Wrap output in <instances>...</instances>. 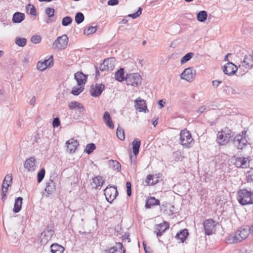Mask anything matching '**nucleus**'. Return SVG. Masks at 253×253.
<instances>
[{
  "mask_svg": "<svg viewBox=\"0 0 253 253\" xmlns=\"http://www.w3.org/2000/svg\"><path fill=\"white\" fill-rule=\"evenodd\" d=\"M207 109L206 106L203 105L200 107L197 112L200 114L203 113Z\"/></svg>",
  "mask_w": 253,
  "mask_h": 253,
  "instance_id": "obj_57",
  "label": "nucleus"
},
{
  "mask_svg": "<svg viewBox=\"0 0 253 253\" xmlns=\"http://www.w3.org/2000/svg\"><path fill=\"white\" fill-rule=\"evenodd\" d=\"M246 131H243L242 134L236 135L233 139V144L238 149H242L247 143V140L245 137Z\"/></svg>",
  "mask_w": 253,
  "mask_h": 253,
  "instance_id": "obj_9",
  "label": "nucleus"
},
{
  "mask_svg": "<svg viewBox=\"0 0 253 253\" xmlns=\"http://www.w3.org/2000/svg\"><path fill=\"white\" fill-rule=\"evenodd\" d=\"M248 226H243L239 228L234 233L231 234L227 237L229 244H237L245 240L249 235Z\"/></svg>",
  "mask_w": 253,
  "mask_h": 253,
  "instance_id": "obj_1",
  "label": "nucleus"
},
{
  "mask_svg": "<svg viewBox=\"0 0 253 253\" xmlns=\"http://www.w3.org/2000/svg\"><path fill=\"white\" fill-rule=\"evenodd\" d=\"M160 202L158 199H156L154 197H151L146 202L145 207L147 209H150L153 206L160 205Z\"/></svg>",
  "mask_w": 253,
  "mask_h": 253,
  "instance_id": "obj_26",
  "label": "nucleus"
},
{
  "mask_svg": "<svg viewBox=\"0 0 253 253\" xmlns=\"http://www.w3.org/2000/svg\"><path fill=\"white\" fill-rule=\"evenodd\" d=\"M53 234L54 231L52 230L46 229L44 230L41 233L40 236L41 242L46 243L48 240H50Z\"/></svg>",
  "mask_w": 253,
  "mask_h": 253,
  "instance_id": "obj_18",
  "label": "nucleus"
},
{
  "mask_svg": "<svg viewBox=\"0 0 253 253\" xmlns=\"http://www.w3.org/2000/svg\"><path fill=\"white\" fill-rule=\"evenodd\" d=\"M104 64L106 65L107 71H112L115 68V59L114 58H109L104 60Z\"/></svg>",
  "mask_w": 253,
  "mask_h": 253,
  "instance_id": "obj_25",
  "label": "nucleus"
},
{
  "mask_svg": "<svg viewBox=\"0 0 253 253\" xmlns=\"http://www.w3.org/2000/svg\"><path fill=\"white\" fill-rule=\"evenodd\" d=\"M26 8L27 12L29 13L30 14L33 16H36L37 15L36 8L33 5L29 3L26 6Z\"/></svg>",
  "mask_w": 253,
  "mask_h": 253,
  "instance_id": "obj_37",
  "label": "nucleus"
},
{
  "mask_svg": "<svg viewBox=\"0 0 253 253\" xmlns=\"http://www.w3.org/2000/svg\"><path fill=\"white\" fill-rule=\"evenodd\" d=\"M25 14L20 12H16L13 15L12 20L14 23H20L25 19Z\"/></svg>",
  "mask_w": 253,
  "mask_h": 253,
  "instance_id": "obj_24",
  "label": "nucleus"
},
{
  "mask_svg": "<svg viewBox=\"0 0 253 253\" xmlns=\"http://www.w3.org/2000/svg\"><path fill=\"white\" fill-rule=\"evenodd\" d=\"M115 78L117 81L120 82H122L124 81L125 78H124V71L123 68L120 69L115 73Z\"/></svg>",
  "mask_w": 253,
  "mask_h": 253,
  "instance_id": "obj_31",
  "label": "nucleus"
},
{
  "mask_svg": "<svg viewBox=\"0 0 253 253\" xmlns=\"http://www.w3.org/2000/svg\"><path fill=\"white\" fill-rule=\"evenodd\" d=\"M221 83V81H219L217 80L213 81L212 82V85L215 87H217Z\"/></svg>",
  "mask_w": 253,
  "mask_h": 253,
  "instance_id": "obj_59",
  "label": "nucleus"
},
{
  "mask_svg": "<svg viewBox=\"0 0 253 253\" xmlns=\"http://www.w3.org/2000/svg\"><path fill=\"white\" fill-rule=\"evenodd\" d=\"M96 148V146L94 143H89L86 145L84 152L87 154L91 153Z\"/></svg>",
  "mask_w": 253,
  "mask_h": 253,
  "instance_id": "obj_38",
  "label": "nucleus"
},
{
  "mask_svg": "<svg viewBox=\"0 0 253 253\" xmlns=\"http://www.w3.org/2000/svg\"><path fill=\"white\" fill-rule=\"evenodd\" d=\"M74 78L78 83V85L81 86L85 83L87 77L82 72H77L75 74Z\"/></svg>",
  "mask_w": 253,
  "mask_h": 253,
  "instance_id": "obj_20",
  "label": "nucleus"
},
{
  "mask_svg": "<svg viewBox=\"0 0 253 253\" xmlns=\"http://www.w3.org/2000/svg\"><path fill=\"white\" fill-rule=\"evenodd\" d=\"M141 142L138 138H135L133 140L132 145L133 149V153L135 155L133 163H135V159L136 158V156L138 154L139 151V148L140 146Z\"/></svg>",
  "mask_w": 253,
  "mask_h": 253,
  "instance_id": "obj_22",
  "label": "nucleus"
},
{
  "mask_svg": "<svg viewBox=\"0 0 253 253\" xmlns=\"http://www.w3.org/2000/svg\"><path fill=\"white\" fill-rule=\"evenodd\" d=\"M41 37L40 36H33L31 38V41L33 43H38L41 42Z\"/></svg>",
  "mask_w": 253,
  "mask_h": 253,
  "instance_id": "obj_49",
  "label": "nucleus"
},
{
  "mask_svg": "<svg viewBox=\"0 0 253 253\" xmlns=\"http://www.w3.org/2000/svg\"><path fill=\"white\" fill-rule=\"evenodd\" d=\"M205 234L207 235H211L215 230V221L212 219L205 220L204 223Z\"/></svg>",
  "mask_w": 253,
  "mask_h": 253,
  "instance_id": "obj_11",
  "label": "nucleus"
},
{
  "mask_svg": "<svg viewBox=\"0 0 253 253\" xmlns=\"http://www.w3.org/2000/svg\"><path fill=\"white\" fill-rule=\"evenodd\" d=\"M102 119L106 126L110 128L113 129L114 128V124L108 112H104Z\"/></svg>",
  "mask_w": 253,
  "mask_h": 253,
  "instance_id": "obj_23",
  "label": "nucleus"
},
{
  "mask_svg": "<svg viewBox=\"0 0 253 253\" xmlns=\"http://www.w3.org/2000/svg\"><path fill=\"white\" fill-rule=\"evenodd\" d=\"M251 160L250 156L244 157L234 156L231 158V163L238 168L246 169L249 167Z\"/></svg>",
  "mask_w": 253,
  "mask_h": 253,
  "instance_id": "obj_2",
  "label": "nucleus"
},
{
  "mask_svg": "<svg viewBox=\"0 0 253 253\" xmlns=\"http://www.w3.org/2000/svg\"><path fill=\"white\" fill-rule=\"evenodd\" d=\"M53 64V57L51 56L44 61H39L37 65V68L39 70L43 71L47 67L52 66Z\"/></svg>",
  "mask_w": 253,
  "mask_h": 253,
  "instance_id": "obj_13",
  "label": "nucleus"
},
{
  "mask_svg": "<svg viewBox=\"0 0 253 253\" xmlns=\"http://www.w3.org/2000/svg\"><path fill=\"white\" fill-rule=\"evenodd\" d=\"M108 4L109 5H117L119 3V0H109L108 1Z\"/></svg>",
  "mask_w": 253,
  "mask_h": 253,
  "instance_id": "obj_56",
  "label": "nucleus"
},
{
  "mask_svg": "<svg viewBox=\"0 0 253 253\" xmlns=\"http://www.w3.org/2000/svg\"><path fill=\"white\" fill-rule=\"evenodd\" d=\"M12 182V175L11 174H7L4 178L3 183L7 186H10Z\"/></svg>",
  "mask_w": 253,
  "mask_h": 253,
  "instance_id": "obj_43",
  "label": "nucleus"
},
{
  "mask_svg": "<svg viewBox=\"0 0 253 253\" xmlns=\"http://www.w3.org/2000/svg\"><path fill=\"white\" fill-rule=\"evenodd\" d=\"M72 22V19L70 16H66L62 19V24L64 26H67Z\"/></svg>",
  "mask_w": 253,
  "mask_h": 253,
  "instance_id": "obj_46",
  "label": "nucleus"
},
{
  "mask_svg": "<svg viewBox=\"0 0 253 253\" xmlns=\"http://www.w3.org/2000/svg\"><path fill=\"white\" fill-rule=\"evenodd\" d=\"M83 90L84 87L82 85L79 86L78 85V86H75L73 87L71 93L74 95H78L82 92Z\"/></svg>",
  "mask_w": 253,
  "mask_h": 253,
  "instance_id": "obj_40",
  "label": "nucleus"
},
{
  "mask_svg": "<svg viewBox=\"0 0 253 253\" xmlns=\"http://www.w3.org/2000/svg\"><path fill=\"white\" fill-rule=\"evenodd\" d=\"M116 134L120 140H124L125 136L124 130L121 127H118L117 130Z\"/></svg>",
  "mask_w": 253,
  "mask_h": 253,
  "instance_id": "obj_45",
  "label": "nucleus"
},
{
  "mask_svg": "<svg viewBox=\"0 0 253 253\" xmlns=\"http://www.w3.org/2000/svg\"><path fill=\"white\" fill-rule=\"evenodd\" d=\"M93 182L96 186H101L104 182L105 180L103 177L98 175L93 178Z\"/></svg>",
  "mask_w": 253,
  "mask_h": 253,
  "instance_id": "obj_36",
  "label": "nucleus"
},
{
  "mask_svg": "<svg viewBox=\"0 0 253 253\" xmlns=\"http://www.w3.org/2000/svg\"><path fill=\"white\" fill-rule=\"evenodd\" d=\"M9 186H7L6 185H4V184L2 183V193H1V199H3L4 198V197L6 195V192H7V190H8V187H9Z\"/></svg>",
  "mask_w": 253,
  "mask_h": 253,
  "instance_id": "obj_52",
  "label": "nucleus"
},
{
  "mask_svg": "<svg viewBox=\"0 0 253 253\" xmlns=\"http://www.w3.org/2000/svg\"><path fill=\"white\" fill-rule=\"evenodd\" d=\"M50 248L52 253H63L64 251V247L57 244H53L51 245Z\"/></svg>",
  "mask_w": 253,
  "mask_h": 253,
  "instance_id": "obj_29",
  "label": "nucleus"
},
{
  "mask_svg": "<svg viewBox=\"0 0 253 253\" xmlns=\"http://www.w3.org/2000/svg\"><path fill=\"white\" fill-rule=\"evenodd\" d=\"M152 124H153V126H155L157 125V124H158V119H156V120H154V121L152 122Z\"/></svg>",
  "mask_w": 253,
  "mask_h": 253,
  "instance_id": "obj_64",
  "label": "nucleus"
},
{
  "mask_svg": "<svg viewBox=\"0 0 253 253\" xmlns=\"http://www.w3.org/2000/svg\"><path fill=\"white\" fill-rule=\"evenodd\" d=\"M60 122L58 118H54L52 121V125L54 127H57L59 126Z\"/></svg>",
  "mask_w": 253,
  "mask_h": 253,
  "instance_id": "obj_55",
  "label": "nucleus"
},
{
  "mask_svg": "<svg viewBox=\"0 0 253 253\" xmlns=\"http://www.w3.org/2000/svg\"><path fill=\"white\" fill-rule=\"evenodd\" d=\"M68 42V38L66 35H63L61 36L57 37L55 40L52 47L53 49L57 50H61L65 49Z\"/></svg>",
  "mask_w": 253,
  "mask_h": 253,
  "instance_id": "obj_4",
  "label": "nucleus"
},
{
  "mask_svg": "<svg viewBox=\"0 0 253 253\" xmlns=\"http://www.w3.org/2000/svg\"><path fill=\"white\" fill-rule=\"evenodd\" d=\"M105 88V85L103 84H92L90 86V92L91 96L93 97H98L102 92Z\"/></svg>",
  "mask_w": 253,
  "mask_h": 253,
  "instance_id": "obj_12",
  "label": "nucleus"
},
{
  "mask_svg": "<svg viewBox=\"0 0 253 253\" xmlns=\"http://www.w3.org/2000/svg\"><path fill=\"white\" fill-rule=\"evenodd\" d=\"M77 108H78L79 109H80V111H85V108L84 107V106L80 103H79V105L77 106Z\"/></svg>",
  "mask_w": 253,
  "mask_h": 253,
  "instance_id": "obj_61",
  "label": "nucleus"
},
{
  "mask_svg": "<svg viewBox=\"0 0 253 253\" xmlns=\"http://www.w3.org/2000/svg\"><path fill=\"white\" fill-rule=\"evenodd\" d=\"M141 12L142 8L141 7H139L138 10L135 13L129 14L128 16L132 18L133 19H135L138 17L141 14Z\"/></svg>",
  "mask_w": 253,
  "mask_h": 253,
  "instance_id": "obj_51",
  "label": "nucleus"
},
{
  "mask_svg": "<svg viewBox=\"0 0 253 253\" xmlns=\"http://www.w3.org/2000/svg\"><path fill=\"white\" fill-rule=\"evenodd\" d=\"M27 43V40L24 38L17 37L15 39V43L19 46L23 47Z\"/></svg>",
  "mask_w": 253,
  "mask_h": 253,
  "instance_id": "obj_39",
  "label": "nucleus"
},
{
  "mask_svg": "<svg viewBox=\"0 0 253 253\" xmlns=\"http://www.w3.org/2000/svg\"><path fill=\"white\" fill-rule=\"evenodd\" d=\"M84 15L82 12H79L76 13V14L75 15V20L76 22L78 24H79L81 23L82 22H83L84 20Z\"/></svg>",
  "mask_w": 253,
  "mask_h": 253,
  "instance_id": "obj_41",
  "label": "nucleus"
},
{
  "mask_svg": "<svg viewBox=\"0 0 253 253\" xmlns=\"http://www.w3.org/2000/svg\"><path fill=\"white\" fill-rule=\"evenodd\" d=\"M253 67V57L251 55H245L244 60L239 65V68L244 67L249 70Z\"/></svg>",
  "mask_w": 253,
  "mask_h": 253,
  "instance_id": "obj_16",
  "label": "nucleus"
},
{
  "mask_svg": "<svg viewBox=\"0 0 253 253\" xmlns=\"http://www.w3.org/2000/svg\"><path fill=\"white\" fill-rule=\"evenodd\" d=\"M35 161L36 160L34 157H31L26 159L24 166L28 171H33L35 170Z\"/></svg>",
  "mask_w": 253,
  "mask_h": 253,
  "instance_id": "obj_19",
  "label": "nucleus"
},
{
  "mask_svg": "<svg viewBox=\"0 0 253 253\" xmlns=\"http://www.w3.org/2000/svg\"><path fill=\"white\" fill-rule=\"evenodd\" d=\"M207 12L205 10H202L197 13V19L199 22H203L207 19Z\"/></svg>",
  "mask_w": 253,
  "mask_h": 253,
  "instance_id": "obj_33",
  "label": "nucleus"
},
{
  "mask_svg": "<svg viewBox=\"0 0 253 253\" xmlns=\"http://www.w3.org/2000/svg\"><path fill=\"white\" fill-rule=\"evenodd\" d=\"M237 70V66L230 62H228L223 67V72L225 74L229 76L235 74Z\"/></svg>",
  "mask_w": 253,
  "mask_h": 253,
  "instance_id": "obj_14",
  "label": "nucleus"
},
{
  "mask_svg": "<svg viewBox=\"0 0 253 253\" xmlns=\"http://www.w3.org/2000/svg\"><path fill=\"white\" fill-rule=\"evenodd\" d=\"M55 183L52 180H50L46 183L45 191L48 194H51L55 190Z\"/></svg>",
  "mask_w": 253,
  "mask_h": 253,
  "instance_id": "obj_30",
  "label": "nucleus"
},
{
  "mask_svg": "<svg viewBox=\"0 0 253 253\" xmlns=\"http://www.w3.org/2000/svg\"><path fill=\"white\" fill-rule=\"evenodd\" d=\"M104 193L106 200L110 203L116 199L118 194L117 187L115 186H107L104 190Z\"/></svg>",
  "mask_w": 253,
  "mask_h": 253,
  "instance_id": "obj_7",
  "label": "nucleus"
},
{
  "mask_svg": "<svg viewBox=\"0 0 253 253\" xmlns=\"http://www.w3.org/2000/svg\"><path fill=\"white\" fill-rule=\"evenodd\" d=\"M253 194L247 189L240 190L238 192V200L243 205L253 204Z\"/></svg>",
  "mask_w": 253,
  "mask_h": 253,
  "instance_id": "obj_3",
  "label": "nucleus"
},
{
  "mask_svg": "<svg viewBox=\"0 0 253 253\" xmlns=\"http://www.w3.org/2000/svg\"><path fill=\"white\" fill-rule=\"evenodd\" d=\"M165 104V102L164 101H163V100H159V101H158V105L160 106L159 108L160 109H162V108H163Z\"/></svg>",
  "mask_w": 253,
  "mask_h": 253,
  "instance_id": "obj_60",
  "label": "nucleus"
},
{
  "mask_svg": "<svg viewBox=\"0 0 253 253\" xmlns=\"http://www.w3.org/2000/svg\"><path fill=\"white\" fill-rule=\"evenodd\" d=\"M196 71L193 68L190 67L185 69L180 75L181 79L187 81V82H192L196 76Z\"/></svg>",
  "mask_w": 253,
  "mask_h": 253,
  "instance_id": "obj_10",
  "label": "nucleus"
},
{
  "mask_svg": "<svg viewBox=\"0 0 253 253\" xmlns=\"http://www.w3.org/2000/svg\"><path fill=\"white\" fill-rule=\"evenodd\" d=\"M30 104L32 106H34L36 103V97L35 96H33L30 101Z\"/></svg>",
  "mask_w": 253,
  "mask_h": 253,
  "instance_id": "obj_62",
  "label": "nucleus"
},
{
  "mask_svg": "<svg viewBox=\"0 0 253 253\" xmlns=\"http://www.w3.org/2000/svg\"><path fill=\"white\" fill-rule=\"evenodd\" d=\"M188 235V232L187 229H184L179 233H177L176 235L175 238L179 240L181 242H184Z\"/></svg>",
  "mask_w": 253,
  "mask_h": 253,
  "instance_id": "obj_28",
  "label": "nucleus"
},
{
  "mask_svg": "<svg viewBox=\"0 0 253 253\" xmlns=\"http://www.w3.org/2000/svg\"><path fill=\"white\" fill-rule=\"evenodd\" d=\"M23 198L21 197L17 198L15 200L13 211L15 213H18L21 209Z\"/></svg>",
  "mask_w": 253,
  "mask_h": 253,
  "instance_id": "obj_27",
  "label": "nucleus"
},
{
  "mask_svg": "<svg viewBox=\"0 0 253 253\" xmlns=\"http://www.w3.org/2000/svg\"><path fill=\"white\" fill-rule=\"evenodd\" d=\"M193 141V139L191 134L188 130L184 129L181 131L180 133V143L181 145L189 147Z\"/></svg>",
  "mask_w": 253,
  "mask_h": 253,
  "instance_id": "obj_8",
  "label": "nucleus"
},
{
  "mask_svg": "<svg viewBox=\"0 0 253 253\" xmlns=\"http://www.w3.org/2000/svg\"><path fill=\"white\" fill-rule=\"evenodd\" d=\"M194 55L193 53L189 52L186 54L181 59L180 63L181 64H183L190 60Z\"/></svg>",
  "mask_w": 253,
  "mask_h": 253,
  "instance_id": "obj_42",
  "label": "nucleus"
},
{
  "mask_svg": "<svg viewBox=\"0 0 253 253\" xmlns=\"http://www.w3.org/2000/svg\"><path fill=\"white\" fill-rule=\"evenodd\" d=\"M125 80L127 85L138 86L141 84L142 78L138 73H131L126 75Z\"/></svg>",
  "mask_w": 253,
  "mask_h": 253,
  "instance_id": "obj_5",
  "label": "nucleus"
},
{
  "mask_svg": "<svg viewBox=\"0 0 253 253\" xmlns=\"http://www.w3.org/2000/svg\"><path fill=\"white\" fill-rule=\"evenodd\" d=\"M129 237V235L126 234H125L123 236V240H126V239H128V242H130V239L128 238Z\"/></svg>",
  "mask_w": 253,
  "mask_h": 253,
  "instance_id": "obj_63",
  "label": "nucleus"
},
{
  "mask_svg": "<svg viewBox=\"0 0 253 253\" xmlns=\"http://www.w3.org/2000/svg\"><path fill=\"white\" fill-rule=\"evenodd\" d=\"M108 165L109 168L115 170H119L121 169V165L116 160H111L108 161Z\"/></svg>",
  "mask_w": 253,
  "mask_h": 253,
  "instance_id": "obj_34",
  "label": "nucleus"
},
{
  "mask_svg": "<svg viewBox=\"0 0 253 253\" xmlns=\"http://www.w3.org/2000/svg\"><path fill=\"white\" fill-rule=\"evenodd\" d=\"M45 170L44 169H42L38 173V182H41L43 179L45 175Z\"/></svg>",
  "mask_w": 253,
  "mask_h": 253,
  "instance_id": "obj_48",
  "label": "nucleus"
},
{
  "mask_svg": "<svg viewBox=\"0 0 253 253\" xmlns=\"http://www.w3.org/2000/svg\"><path fill=\"white\" fill-rule=\"evenodd\" d=\"M117 248L122 250L123 249V244L121 243H116V247L105 250L104 253H115L117 251Z\"/></svg>",
  "mask_w": 253,
  "mask_h": 253,
  "instance_id": "obj_35",
  "label": "nucleus"
},
{
  "mask_svg": "<svg viewBox=\"0 0 253 253\" xmlns=\"http://www.w3.org/2000/svg\"><path fill=\"white\" fill-rule=\"evenodd\" d=\"M135 108L139 112H148L147 110L146 102L140 98L136 99L135 101Z\"/></svg>",
  "mask_w": 253,
  "mask_h": 253,
  "instance_id": "obj_17",
  "label": "nucleus"
},
{
  "mask_svg": "<svg viewBox=\"0 0 253 253\" xmlns=\"http://www.w3.org/2000/svg\"><path fill=\"white\" fill-rule=\"evenodd\" d=\"M106 65L104 64V62L101 64L99 66V69L101 71H107L106 69Z\"/></svg>",
  "mask_w": 253,
  "mask_h": 253,
  "instance_id": "obj_58",
  "label": "nucleus"
},
{
  "mask_svg": "<svg viewBox=\"0 0 253 253\" xmlns=\"http://www.w3.org/2000/svg\"><path fill=\"white\" fill-rule=\"evenodd\" d=\"M79 105V102L77 101H72L69 103V107L71 110H74L77 108V106Z\"/></svg>",
  "mask_w": 253,
  "mask_h": 253,
  "instance_id": "obj_54",
  "label": "nucleus"
},
{
  "mask_svg": "<svg viewBox=\"0 0 253 253\" xmlns=\"http://www.w3.org/2000/svg\"><path fill=\"white\" fill-rule=\"evenodd\" d=\"M146 182L148 185H153L158 182V179L155 177L154 175L149 174L147 176Z\"/></svg>",
  "mask_w": 253,
  "mask_h": 253,
  "instance_id": "obj_32",
  "label": "nucleus"
},
{
  "mask_svg": "<svg viewBox=\"0 0 253 253\" xmlns=\"http://www.w3.org/2000/svg\"><path fill=\"white\" fill-rule=\"evenodd\" d=\"M96 31V27L90 26L84 30V33L86 35H89L90 34L95 33Z\"/></svg>",
  "mask_w": 253,
  "mask_h": 253,
  "instance_id": "obj_44",
  "label": "nucleus"
},
{
  "mask_svg": "<svg viewBox=\"0 0 253 253\" xmlns=\"http://www.w3.org/2000/svg\"><path fill=\"white\" fill-rule=\"evenodd\" d=\"M66 145L67 148V150L70 153H73L79 145V143L77 140L71 138L66 141Z\"/></svg>",
  "mask_w": 253,
  "mask_h": 253,
  "instance_id": "obj_15",
  "label": "nucleus"
},
{
  "mask_svg": "<svg viewBox=\"0 0 253 253\" xmlns=\"http://www.w3.org/2000/svg\"><path fill=\"white\" fill-rule=\"evenodd\" d=\"M246 178L248 182H253V169H251L247 172Z\"/></svg>",
  "mask_w": 253,
  "mask_h": 253,
  "instance_id": "obj_47",
  "label": "nucleus"
},
{
  "mask_svg": "<svg viewBox=\"0 0 253 253\" xmlns=\"http://www.w3.org/2000/svg\"><path fill=\"white\" fill-rule=\"evenodd\" d=\"M127 195L130 196L131 194V185L129 181H127L126 183Z\"/></svg>",
  "mask_w": 253,
  "mask_h": 253,
  "instance_id": "obj_53",
  "label": "nucleus"
},
{
  "mask_svg": "<svg viewBox=\"0 0 253 253\" xmlns=\"http://www.w3.org/2000/svg\"><path fill=\"white\" fill-rule=\"evenodd\" d=\"M45 12L49 17H52L54 16V9L53 8L47 7L45 9Z\"/></svg>",
  "mask_w": 253,
  "mask_h": 253,
  "instance_id": "obj_50",
  "label": "nucleus"
},
{
  "mask_svg": "<svg viewBox=\"0 0 253 253\" xmlns=\"http://www.w3.org/2000/svg\"><path fill=\"white\" fill-rule=\"evenodd\" d=\"M169 228V224L167 222L161 223L157 225V227L155 231V233L157 234V237L161 236L163 233Z\"/></svg>",
  "mask_w": 253,
  "mask_h": 253,
  "instance_id": "obj_21",
  "label": "nucleus"
},
{
  "mask_svg": "<svg viewBox=\"0 0 253 253\" xmlns=\"http://www.w3.org/2000/svg\"><path fill=\"white\" fill-rule=\"evenodd\" d=\"M231 134L232 131L227 128L218 132L217 135L218 143L222 145L227 143L232 136Z\"/></svg>",
  "mask_w": 253,
  "mask_h": 253,
  "instance_id": "obj_6",
  "label": "nucleus"
}]
</instances>
